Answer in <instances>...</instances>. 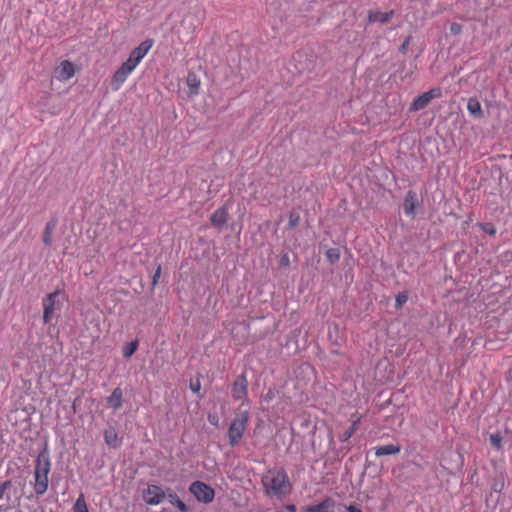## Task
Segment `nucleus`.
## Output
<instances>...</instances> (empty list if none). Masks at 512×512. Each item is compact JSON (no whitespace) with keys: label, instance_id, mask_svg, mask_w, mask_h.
<instances>
[{"label":"nucleus","instance_id":"nucleus-4","mask_svg":"<svg viewBox=\"0 0 512 512\" xmlns=\"http://www.w3.org/2000/svg\"><path fill=\"white\" fill-rule=\"evenodd\" d=\"M248 422H249L248 410L241 411L231 421L229 428H228V439H229V444L231 446H236L239 444V442L242 439L243 434L246 430Z\"/></svg>","mask_w":512,"mask_h":512},{"label":"nucleus","instance_id":"nucleus-33","mask_svg":"<svg viewBox=\"0 0 512 512\" xmlns=\"http://www.w3.org/2000/svg\"><path fill=\"white\" fill-rule=\"evenodd\" d=\"M160 274H161V266H158V268L156 269L154 275H153V279H152V284L153 285H156L157 284V281L160 277Z\"/></svg>","mask_w":512,"mask_h":512},{"label":"nucleus","instance_id":"nucleus-19","mask_svg":"<svg viewBox=\"0 0 512 512\" xmlns=\"http://www.w3.org/2000/svg\"><path fill=\"white\" fill-rule=\"evenodd\" d=\"M169 502L181 512H188V506L177 496L176 493L168 494Z\"/></svg>","mask_w":512,"mask_h":512},{"label":"nucleus","instance_id":"nucleus-11","mask_svg":"<svg viewBox=\"0 0 512 512\" xmlns=\"http://www.w3.org/2000/svg\"><path fill=\"white\" fill-rule=\"evenodd\" d=\"M75 74L74 65L68 61L64 60L60 63L58 68L56 69V78L59 81H67L72 78Z\"/></svg>","mask_w":512,"mask_h":512},{"label":"nucleus","instance_id":"nucleus-14","mask_svg":"<svg viewBox=\"0 0 512 512\" xmlns=\"http://www.w3.org/2000/svg\"><path fill=\"white\" fill-rule=\"evenodd\" d=\"M394 15V11L390 10L387 12H381L378 10L370 11L368 14V20L370 23L379 22V23H388Z\"/></svg>","mask_w":512,"mask_h":512},{"label":"nucleus","instance_id":"nucleus-31","mask_svg":"<svg viewBox=\"0 0 512 512\" xmlns=\"http://www.w3.org/2000/svg\"><path fill=\"white\" fill-rule=\"evenodd\" d=\"M208 421L213 426H218L219 423V417L216 414H209L208 415Z\"/></svg>","mask_w":512,"mask_h":512},{"label":"nucleus","instance_id":"nucleus-30","mask_svg":"<svg viewBox=\"0 0 512 512\" xmlns=\"http://www.w3.org/2000/svg\"><path fill=\"white\" fill-rule=\"evenodd\" d=\"M298 223H299V216L295 215L294 213H291L289 216V226L295 227L298 225Z\"/></svg>","mask_w":512,"mask_h":512},{"label":"nucleus","instance_id":"nucleus-36","mask_svg":"<svg viewBox=\"0 0 512 512\" xmlns=\"http://www.w3.org/2000/svg\"><path fill=\"white\" fill-rule=\"evenodd\" d=\"M285 509L288 511V512H296V506L294 504H287L285 506Z\"/></svg>","mask_w":512,"mask_h":512},{"label":"nucleus","instance_id":"nucleus-17","mask_svg":"<svg viewBox=\"0 0 512 512\" xmlns=\"http://www.w3.org/2000/svg\"><path fill=\"white\" fill-rule=\"evenodd\" d=\"M401 451V447L399 445L388 444L382 445L375 448V455L377 457H382L386 455H395Z\"/></svg>","mask_w":512,"mask_h":512},{"label":"nucleus","instance_id":"nucleus-16","mask_svg":"<svg viewBox=\"0 0 512 512\" xmlns=\"http://www.w3.org/2000/svg\"><path fill=\"white\" fill-rule=\"evenodd\" d=\"M467 110L469 114L476 119H481L483 117L481 104L476 98H469L467 102Z\"/></svg>","mask_w":512,"mask_h":512},{"label":"nucleus","instance_id":"nucleus-34","mask_svg":"<svg viewBox=\"0 0 512 512\" xmlns=\"http://www.w3.org/2000/svg\"><path fill=\"white\" fill-rule=\"evenodd\" d=\"M200 387V382L198 380L190 383V388L194 393H198L200 391Z\"/></svg>","mask_w":512,"mask_h":512},{"label":"nucleus","instance_id":"nucleus-29","mask_svg":"<svg viewBox=\"0 0 512 512\" xmlns=\"http://www.w3.org/2000/svg\"><path fill=\"white\" fill-rule=\"evenodd\" d=\"M11 482L9 480L4 481L0 484V500L3 498L4 493L10 487Z\"/></svg>","mask_w":512,"mask_h":512},{"label":"nucleus","instance_id":"nucleus-9","mask_svg":"<svg viewBox=\"0 0 512 512\" xmlns=\"http://www.w3.org/2000/svg\"><path fill=\"white\" fill-rule=\"evenodd\" d=\"M248 394V382L245 375H239L233 383L232 397L235 400H244Z\"/></svg>","mask_w":512,"mask_h":512},{"label":"nucleus","instance_id":"nucleus-18","mask_svg":"<svg viewBox=\"0 0 512 512\" xmlns=\"http://www.w3.org/2000/svg\"><path fill=\"white\" fill-rule=\"evenodd\" d=\"M104 440L109 447H117L119 445L118 433L115 428L109 427L104 431Z\"/></svg>","mask_w":512,"mask_h":512},{"label":"nucleus","instance_id":"nucleus-20","mask_svg":"<svg viewBox=\"0 0 512 512\" xmlns=\"http://www.w3.org/2000/svg\"><path fill=\"white\" fill-rule=\"evenodd\" d=\"M56 228V222L50 221L46 224L44 233H43V242L46 245H50L52 243V234Z\"/></svg>","mask_w":512,"mask_h":512},{"label":"nucleus","instance_id":"nucleus-22","mask_svg":"<svg viewBox=\"0 0 512 512\" xmlns=\"http://www.w3.org/2000/svg\"><path fill=\"white\" fill-rule=\"evenodd\" d=\"M73 512H89L84 495L80 494L73 505Z\"/></svg>","mask_w":512,"mask_h":512},{"label":"nucleus","instance_id":"nucleus-1","mask_svg":"<svg viewBox=\"0 0 512 512\" xmlns=\"http://www.w3.org/2000/svg\"><path fill=\"white\" fill-rule=\"evenodd\" d=\"M153 43V40L147 39L141 42L130 52L127 60L122 63L111 78L110 87L113 91H118L122 87L129 75L135 70L152 48Z\"/></svg>","mask_w":512,"mask_h":512},{"label":"nucleus","instance_id":"nucleus-37","mask_svg":"<svg viewBox=\"0 0 512 512\" xmlns=\"http://www.w3.org/2000/svg\"><path fill=\"white\" fill-rule=\"evenodd\" d=\"M406 48V43L402 45V49L404 50Z\"/></svg>","mask_w":512,"mask_h":512},{"label":"nucleus","instance_id":"nucleus-3","mask_svg":"<svg viewBox=\"0 0 512 512\" xmlns=\"http://www.w3.org/2000/svg\"><path fill=\"white\" fill-rule=\"evenodd\" d=\"M51 470L50 454L47 448H44L37 455L34 468V491L37 495H43L48 490L49 478Z\"/></svg>","mask_w":512,"mask_h":512},{"label":"nucleus","instance_id":"nucleus-32","mask_svg":"<svg viewBox=\"0 0 512 512\" xmlns=\"http://www.w3.org/2000/svg\"><path fill=\"white\" fill-rule=\"evenodd\" d=\"M450 31L453 34H458L461 32V25L458 23H452L450 26Z\"/></svg>","mask_w":512,"mask_h":512},{"label":"nucleus","instance_id":"nucleus-27","mask_svg":"<svg viewBox=\"0 0 512 512\" xmlns=\"http://www.w3.org/2000/svg\"><path fill=\"white\" fill-rule=\"evenodd\" d=\"M408 300V296L406 294H399L396 297V307H402Z\"/></svg>","mask_w":512,"mask_h":512},{"label":"nucleus","instance_id":"nucleus-21","mask_svg":"<svg viewBox=\"0 0 512 512\" xmlns=\"http://www.w3.org/2000/svg\"><path fill=\"white\" fill-rule=\"evenodd\" d=\"M187 83L190 94L197 95L199 93L200 80L195 75L190 74L188 76Z\"/></svg>","mask_w":512,"mask_h":512},{"label":"nucleus","instance_id":"nucleus-35","mask_svg":"<svg viewBox=\"0 0 512 512\" xmlns=\"http://www.w3.org/2000/svg\"><path fill=\"white\" fill-rule=\"evenodd\" d=\"M346 511L347 512H362L361 509H359L358 507H356L355 505H349L347 508H346Z\"/></svg>","mask_w":512,"mask_h":512},{"label":"nucleus","instance_id":"nucleus-8","mask_svg":"<svg viewBox=\"0 0 512 512\" xmlns=\"http://www.w3.org/2000/svg\"><path fill=\"white\" fill-rule=\"evenodd\" d=\"M165 497V492L158 485H148L147 489L143 492V500L149 505H158Z\"/></svg>","mask_w":512,"mask_h":512},{"label":"nucleus","instance_id":"nucleus-25","mask_svg":"<svg viewBox=\"0 0 512 512\" xmlns=\"http://www.w3.org/2000/svg\"><path fill=\"white\" fill-rule=\"evenodd\" d=\"M489 440H490L491 445L494 448H496L498 450L501 449V447H502V436H501L500 433L490 434Z\"/></svg>","mask_w":512,"mask_h":512},{"label":"nucleus","instance_id":"nucleus-12","mask_svg":"<svg viewBox=\"0 0 512 512\" xmlns=\"http://www.w3.org/2000/svg\"><path fill=\"white\" fill-rule=\"evenodd\" d=\"M334 507V501L328 497L318 504L306 506L301 512H334Z\"/></svg>","mask_w":512,"mask_h":512},{"label":"nucleus","instance_id":"nucleus-15","mask_svg":"<svg viewBox=\"0 0 512 512\" xmlns=\"http://www.w3.org/2000/svg\"><path fill=\"white\" fill-rule=\"evenodd\" d=\"M122 403L123 392L121 388L117 387L112 391L111 395L107 398V405L110 408L117 410L122 406Z\"/></svg>","mask_w":512,"mask_h":512},{"label":"nucleus","instance_id":"nucleus-10","mask_svg":"<svg viewBox=\"0 0 512 512\" xmlns=\"http://www.w3.org/2000/svg\"><path fill=\"white\" fill-rule=\"evenodd\" d=\"M418 205L419 202L416 193L413 191H408L403 203L404 213L410 218H414L416 214L415 210Z\"/></svg>","mask_w":512,"mask_h":512},{"label":"nucleus","instance_id":"nucleus-5","mask_svg":"<svg viewBox=\"0 0 512 512\" xmlns=\"http://www.w3.org/2000/svg\"><path fill=\"white\" fill-rule=\"evenodd\" d=\"M189 492L201 503H211L215 497L214 489L203 481L196 480L189 486Z\"/></svg>","mask_w":512,"mask_h":512},{"label":"nucleus","instance_id":"nucleus-26","mask_svg":"<svg viewBox=\"0 0 512 512\" xmlns=\"http://www.w3.org/2000/svg\"><path fill=\"white\" fill-rule=\"evenodd\" d=\"M479 227L481 228L482 231H484L485 233H487L489 235L496 234V228L491 223H480Z\"/></svg>","mask_w":512,"mask_h":512},{"label":"nucleus","instance_id":"nucleus-6","mask_svg":"<svg viewBox=\"0 0 512 512\" xmlns=\"http://www.w3.org/2000/svg\"><path fill=\"white\" fill-rule=\"evenodd\" d=\"M440 95L441 90L439 88H433L427 92L422 93L413 100L409 111L415 112L424 109L432 99L437 98Z\"/></svg>","mask_w":512,"mask_h":512},{"label":"nucleus","instance_id":"nucleus-13","mask_svg":"<svg viewBox=\"0 0 512 512\" xmlns=\"http://www.w3.org/2000/svg\"><path fill=\"white\" fill-rule=\"evenodd\" d=\"M228 220V211L225 207L218 208L215 210L211 217V224L217 228H222Z\"/></svg>","mask_w":512,"mask_h":512},{"label":"nucleus","instance_id":"nucleus-2","mask_svg":"<svg viewBox=\"0 0 512 512\" xmlns=\"http://www.w3.org/2000/svg\"><path fill=\"white\" fill-rule=\"evenodd\" d=\"M264 492L271 498L282 499L290 494L292 485L288 474L282 468H274L263 474L261 479Z\"/></svg>","mask_w":512,"mask_h":512},{"label":"nucleus","instance_id":"nucleus-7","mask_svg":"<svg viewBox=\"0 0 512 512\" xmlns=\"http://www.w3.org/2000/svg\"><path fill=\"white\" fill-rule=\"evenodd\" d=\"M61 294V290H56L52 293H49L46 295V297L43 298L42 304H43V321L45 323H48L57 308V297Z\"/></svg>","mask_w":512,"mask_h":512},{"label":"nucleus","instance_id":"nucleus-23","mask_svg":"<svg viewBox=\"0 0 512 512\" xmlns=\"http://www.w3.org/2000/svg\"><path fill=\"white\" fill-rule=\"evenodd\" d=\"M138 348V341L133 340L123 347L122 354L125 358H130Z\"/></svg>","mask_w":512,"mask_h":512},{"label":"nucleus","instance_id":"nucleus-28","mask_svg":"<svg viewBox=\"0 0 512 512\" xmlns=\"http://www.w3.org/2000/svg\"><path fill=\"white\" fill-rule=\"evenodd\" d=\"M354 432H355V424H354V425H353L349 430H346V431L342 434V436H341L340 440H341V441H346V440H348V439H349V438L354 434Z\"/></svg>","mask_w":512,"mask_h":512},{"label":"nucleus","instance_id":"nucleus-24","mask_svg":"<svg viewBox=\"0 0 512 512\" xmlns=\"http://www.w3.org/2000/svg\"><path fill=\"white\" fill-rule=\"evenodd\" d=\"M326 257L330 263H336L340 258L339 250L336 248H330L326 251Z\"/></svg>","mask_w":512,"mask_h":512}]
</instances>
